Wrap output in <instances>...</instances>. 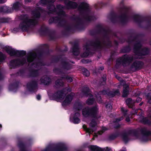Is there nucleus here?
Segmentation results:
<instances>
[{
	"mask_svg": "<svg viewBox=\"0 0 151 151\" xmlns=\"http://www.w3.org/2000/svg\"><path fill=\"white\" fill-rule=\"evenodd\" d=\"M32 14L34 18L30 19L27 14L21 15L19 19L22 21L19 24V27L23 32L28 31L31 26H35L37 24L38 21L37 19H39L41 17V14L37 10L32 11Z\"/></svg>",
	"mask_w": 151,
	"mask_h": 151,
	"instance_id": "f257e3e1",
	"label": "nucleus"
},
{
	"mask_svg": "<svg viewBox=\"0 0 151 151\" xmlns=\"http://www.w3.org/2000/svg\"><path fill=\"white\" fill-rule=\"evenodd\" d=\"M121 4L122 6L120 8V11L122 14L119 16L114 12H111L108 17L111 22L113 23H116L117 22V19H120L119 22L122 26L126 25L128 23L129 20V17L127 13L129 11V8L124 5L123 1L121 2Z\"/></svg>",
	"mask_w": 151,
	"mask_h": 151,
	"instance_id": "f03ea898",
	"label": "nucleus"
},
{
	"mask_svg": "<svg viewBox=\"0 0 151 151\" xmlns=\"http://www.w3.org/2000/svg\"><path fill=\"white\" fill-rule=\"evenodd\" d=\"M96 27L98 29L92 30L90 31L91 35L92 36L96 35V34H102L104 40L103 44L106 47L110 48L112 47V41L110 40V30L106 29L103 27L101 25L98 24L96 26Z\"/></svg>",
	"mask_w": 151,
	"mask_h": 151,
	"instance_id": "7ed1b4c3",
	"label": "nucleus"
},
{
	"mask_svg": "<svg viewBox=\"0 0 151 151\" xmlns=\"http://www.w3.org/2000/svg\"><path fill=\"white\" fill-rule=\"evenodd\" d=\"M49 24L52 23H58V25L65 28V30L62 32V34L65 35H67L74 30L73 28L70 25H66L67 21L64 18L56 16L51 17L48 20Z\"/></svg>",
	"mask_w": 151,
	"mask_h": 151,
	"instance_id": "20e7f679",
	"label": "nucleus"
},
{
	"mask_svg": "<svg viewBox=\"0 0 151 151\" xmlns=\"http://www.w3.org/2000/svg\"><path fill=\"white\" fill-rule=\"evenodd\" d=\"M80 14L86 22H90L96 19L95 17L90 15L88 13L91 11L89 4L84 2H81L78 8Z\"/></svg>",
	"mask_w": 151,
	"mask_h": 151,
	"instance_id": "39448f33",
	"label": "nucleus"
},
{
	"mask_svg": "<svg viewBox=\"0 0 151 151\" xmlns=\"http://www.w3.org/2000/svg\"><path fill=\"white\" fill-rule=\"evenodd\" d=\"M142 45L140 41H138L134 43L133 45V50L134 52L136 55L139 57H135V59H142V56L148 55L150 52V49L145 47L142 48Z\"/></svg>",
	"mask_w": 151,
	"mask_h": 151,
	"instance_id": "423d86ee",
	"label": "nucleus"
},
{
	"mask_svg": "<svg viewBox=\"0 0 151 151\" xmlns=\"http://www.w3.org/2000/svg\"><path fill=\"white\" fill-rule=\"evenodd\" d=\"M98 109L96 106L92 107H86L83 109L82 114L85 117H91L96 119H98L101 116L98 115Z\"/></svg>",
	"mask_w": 151,
	"mask_h": 151,
	"instance_id": "0eeeda50",
	"label": "nucleus"
},
{
	"mask_svg": "<svg viewBox=\"0 0 151 151\" xmlns=\"http://www.w3.org/2000/svg\"><path fill=\"white\" fill-rule=\"evenodd\" d=\"M135 58H134L132 55L127 54L123 55L116 59L115 66L117 67H119L121 65L123 66L126 65H129L133 61L134 58L135 59Z\"/></svg>",
	"mask_w": 151,
	"mask_h": 151,
	"instance_id": "6e6552de",
	"label": "nucleus"
},
{
	"mask_svg": "<svg viewBox=\"0 0 151 151\" xmlns=\"http://www.w3.org/2000/svg\"><path fill=\"white\" fill-rule=\"evenodd\" d=\"M93 46L95 50H101L103 46L101 42L98 37L96 38L95 41L92 40L89 42V43H86L83 46L84 49L86 51H90L91 49L89 46Z\"/></svg>",
	"mask_w": 151,
	"mask_h": 151,
	"instance_id": "1a4fd4ad",
	"label": "nucleus"
},
{
	"mask_svg": "<svg viewBox=\"0 0 151 151\" xmlns=\"http://www.w3.org/2000/svg\"><path fill=\"white\" fill-rule=\"evenodd\" d=\"M44 55L42 50H38L37 53L35 52H30L27 57V61L28 63H31L37 58L38 60H40Z\"/></svg>",
	"mask_w": 151,
	"mask_h": 151,
	"instance_id": "9d476101",
	"label": "nucleus"
},
{
	"mask_svg": "<svg viewBox=\"0 0 151 151\" xmlns=\"http://www.w3.org/2000/svg\"><path fill=\"white\" fill-rule=\"evenodd\" d=\"M128 34L129 35L127 41V42L129 43L135 41L136 43L137 41H139L138 40L139 38L142 37L144 36L143 34L142 33L136 34L135 32L132 29L129 30Z\"/></svg>",
	"mask_w": 151,
	"mask_h": 151,
	"instance_id": "9b49d317",
	"label": "nucleus"
},
{
	"mask_svg": "<svg viewBox=\"0 0 151 151\" xmlns=\"http://www.w3.org/2000/svg\"><path fill=\"white\" fill-rule=\"evenodd\" d=\"M40 32L42 35L48 36L51 40H55L57 39L55 31L50 30L47 27L41 28Z\"/></svg>",
	"mask_w": 151,
	"mask_h": 151,
	"instance_id": "f8f14e48",
	"label": "nucleus"
},
{
	"mask_svg": "<svg viewBox=\"0 0 151 151\" xmlns=\"http://www.w3.org/2000/svg\"><path fill=\"white\" fill-rule=\"evenodd\" d=\"M5 50L6 52L11 56H15L19 57H22L25 56L26 53V51H25L15 50L12 47L9 48L6 47Z\"/></svg>",
	"mask_w": 151,
	"mask_h": 151,
	"instance_id": "ddd939ff",
	"label": "nucleus"
},
{
	"mask_svg": "<svg viewBox=\"0 0 151 151\" xmlns=\"http://www.w3.org/2000/svg\"><path fill=\"white\" fill-rule=\"evenodd\" d=\"M26 63V59L24 58L22 59L17 58L11 60L10 62L9 66L11 68L14 69L23 65Z\"/></svg>",
	"mask_w": 151,
	"mask_h": 151,
	"instance_id": "4468645a",
	"label": "nucleus"
},
{
	"mask_svg": "<svg viewBox=\"0 0 151 151\" xmlns=\"http://www.w3.org/2000/svg\"><path fill=\"white\" fill-rule=\"evenodd\" d=\"M67 150V147L64 144H59L55 146L49 145L43 151H65Z\"/></svg>",
	"mask_w": 151,
	"mask_h": 151,
	"instance_id": "2eb2a0df",
	"label": "nucleus"
},
{
	"mask_svg": "<svg viewBox=\"0 0 151 151\" xmlns=\"http://www.w3.org/2000/svg\"><path fill=\"white\" fill-rule=\"evenodd\" d=\"M65 92V89L63 88L48 95L50 99L52 100H56L58 99L63 100L64 99Z\"/></svg>",
	"mask_w": 151,
	"mask_h": 151,
	"instance_id": "dca6fc26",
	"label": "nucleus"
},
{
	"mask_svg": "<svg viewBox=\"0 0 151 151\" xmlns=\"http://www.w3.org/2000/svg\"><path fill=\"white\" fill-rule=\"evenodd\" d=\"M140 131L143 136L141 139V141L143 142L148 141L149 140L148 137L151 136V131L148 130L145 128L141 129Z\"/></svg>",
	"mask_w": 151,
	"mask_h": 151,
	"instance_id": "f3484780",
	"label": "nucleus"
},
{
	"mask_svg": "<svg viewBox=\"0 0 151 151\" xmlns=\"http://www.w3.org/2000/svg\"><path fill=\"white\" fill-rule=\"evenodd\" d=\"M133 18L134 21L138 23L139 25H140L141 23L143 22H146L147 24H151L150 19L144 18L138 14L133 16Z\"/></svg>",
	"mask_w": 151,
	"mask_h": 151,
	"instance_id": "a211bd4d",
	"label": "nucleus"
},
{
	"mask_svg": "<svg viewBox=\"0 0 151 151\" xmlns=\"http://www.w3.org/2000/svg\"><path fill=\"white\" fill-rule=\"evenodd\" d=\"M38 83L35 80H32L28 83L27 84V88L30 92H34L37 88Z\"/></svg>",
	"mask_w": 151,
	"mask_h": 151,
	"instance_id": "6ab92c4d",
	"label": "nucleus"
},
{
	"mask_svg": "<svg viewBox=\"0 0 151 151\" xmlns=\"http://www.w3.org/2000/svg\"><path fill=\"white\" fill-rule=\"evenodd\" d=\"M144 65V62L138 60H135L130 66L132 69H134L135 71L138 70L142 69Z\"/></svg>",
	"mask_w": 151,
	"mask_h": 151,
	"instance_id": "aec40b11",
	"label": "nucleus"
},
{
	"mask_svg": "<svg viewBox=\"0 0 151 151\" xmlns=\"http://www.w3.org/2000/svg\"><path fill=\"white\" fill-rule=\"evenodd\" d=\"M73 19L76 22L75 27L77 29L82 30L84 29V25L82 19L78 17L73 18Z\"/></svg>",
	"mask_w": 151,
	"mask_h": 151,
	"instance_id": "412c9836",
	"label": "nucleus"
},
{
	"mask_svg": "<svg viewBox=\"0 0 151 151\" xmlns=\"http://www.w3.org/2000/svg\"><path fill=\"white\" fill-rule=\"evenodd\" d=\"M64 4L68 9H76L78 6V4L76 2L69 0H65Z\"/></svg>",
	"mask_w": 151,
	"mask_h": 151,
	"instance_id": "4be33fe9",
	"label": "nucleus"
},
{
	"mask_svg": "<svg viewBox=\"0 0 151 151\" xmlns=\"http://www.w3.org/2000/svg\"><path fill=\"white\" fill-rule=\"evenodd\" d=\"M109 0H107V1H101L98 2L94 5V7L96 9H99L106 7L109 3Z\"/></svg>",
	"mask_w": 151,
	"mask_h": 151,
	"instance_id": "5701e85b",
	"label": "nucleus"
},
{
	"mask_svg": "<svg viewBox=\"0 0 151 151\" xmlns=\"http://www.w3.org/2000/svg\"><path fill=\"white\" fill-rule=\"evenodd\" d=\"M73 97V96L70 93L67 95L64 101L62 103L63 106H66L70 104L72 101Z\"/></svg>",
	"mask_w": 151,
	"mask_h": 151,
	"instance_id": "b1692460",
	"label": "nucleus"
},
{
	"mask_svg": "<svg viewBox=\"0 0 151 151\" xmlns=\"http://www.w3.org/2000/svg\"><path fill=\"white\" fill-rule=\"evenodd\" d=\"M54 1L53 2L50 3L47 5V8L49 11L47 12L48 14H52L53 13L56 12V8L54 5Z\"/></svg>",
	"mask_w": 151,
	"mask_h": 151,
	"instance_id": "393cba45",
	"label": "nucleus"
},
{
	"mask_svg": "<svg viewBox=\"0 0 151 151\" xmlns=\"http://www.w3.org/2000/svg\"><path fill=\"white\" fill-rule=\"evenodd\" d=\"M63 59L64 58H63V60L61 61V65L62 68L67 70H70L72 68L71 64L66 60H64Z\"/></svg>",
	"mask_w": 151,
	"mask_h": 151,
	"instance_id": "a878e982",
	"label": "nucleus"
},
{
	"mask_svg": "<svg viewBox=\"0 0 151 151\" xmlns=\"http://www.w3.org/2000/svg\"><path fill=\"white\" fill-rule=\"evenodd\" d=\"M89 148L90 149L91 151H110L111 150V149L108 147L104 148L103 150L99 147L94 145H91Z\"/></svg>",
	"mask_w": 151,
	"mask_h": 151,
	"instance_id": "bb28decb",
	"label": "nucleus"
},
{
	"mask_svg": "<svg viewBox=\"0 0 151 151\" xmlns=\"http://www.w3.org/2000/svg\"><path fill=\"white\" fill-rule=\"evenodd\" d=\"M64 55L63 54H60L58 55H55L52 56L51 59L52 62L53 63H57L60 60L61 61L63 59L62 58V56Z\"/></svg>",
	"mask_w": 151,
	"mask_h": 151,
	"instance_id": "cd10ccee",
	"label": "nucleus"
},
{
	"mask_svg": "<svg viewBox=\"0 0 151 151\" xmlns=\"http://www.w3.org/2000/svg\"><path fill=\"white\" fill-rule=\"evenodd\" d=\"M80 114L79 112H75L73 116L72 122L74 124H78L81 122V120L79 118Z\"/></svg>",
	"mask_w": 151,
	"mask_h": 151,
	"instance_id": "c85d7f7f",
	"label": "nucleus"
},
{
	"mask_svg": "<svg viewBox=\"0 0 151 151\" xmlns=\"http://www.w3.org/2000/svg\"><path fill=\"white\" fill-rule=\"evenodd\" d=\"M78 47V44L77 43H75L73 46L72 52L75 55H78L80 53Z\"/></svg>",
	"mask_w": 151,
	"mask_h": 151,
	"instance_id": "c756f323",
	"label": "nucleus"
},
{
	"mask_svg": "<svg viewBox=\"0 0 151 151\" xmlns=\"http://www.w3.org/2000/svg\"><path fill=\"white\" fill-rule=\"evenodd\" d=\"M19 85V82L18 81L10 84L9 87V90L11 91H16Z\"/></svg>",
	"mask_w": 151,
	"mask_h": 151,
	"instance_id": "7c9ffc66",
	"label": "nucleus"
},
{
	"mask_svg": "<svg viewBox=\"0 0 151 151\" xmlns=\"http://www.w3.org/2000/svg\"><path fill=\"white\" fill-rule=\"evenodd\" d=\"M40 81L42 83L45 85H48L51 83V79L49 77L46 76L41 78Z\"/></svg>",
	"mask_w": 151,
	"mask_h": 151,
	"instance_id": "2f4dec72",
	"label": "nucleus"
},
{
	"mask_svg": "<svg viewBox=\"0 0 151 151\" xmlns=\"http://www.w3.org/2000/svg\"><path fill=\"white\" fill-rule=\"evenodd\" d=\"M90 90L88 87H85L83 88L82 90V92L83 93L84 95L88 97H93V95L91 93H89Z\"/></svg>",
	"mask_w": 151,
	"mask_h": 151,
	"instance_id": "473e14b6",
	"label": "nucleus"
},
{
	"mask_svg": "<svg viewBox=\"0 0 151 151\" xmlns=\"http://www.w3.org/2000/svg\"><path fill=\"white\" fill-rule=\"evenodd\" d=\"M131 50V48L129 45H127L122 47L120 49V52L121 53H129Z\"/></svg>",
	"mask_w": 151,
	"mask_h": 151,
	"instance_id": "72a5a7b5",
	"label": "nucleus"
},
{
	"mask_svg": "<svg viewBox=\"0 0 151 151\" xmlns=\"http://www.w3.org/2000/svg\"><path fill=\"white\" fill-rule=\"evenodd\" d=\"M83 107L80 101H76L73 106V109L75 111H81Z\"/></svg>",
	"mask_w": 151,
	"mask_h": 151,
	"instance_id": "f704fd0d",
	"label": "nucleus"
},
{
	"mask_svg": "<svg viewBox=\"0 0 151 151\" xmlns=\"http://www.w3.org/2000/svg\"><path fill=\"white\" fill-rule=\"evenodd\" d=\"M29 76L31 77H36L39 76V72L38 70L31 69L29 70Z\"/></svg>",
	"mask_w": 151,
	"mask_h": 151,
	"instance_id": "c9c22d12",
	"label": "nucleus"
},
{
	"mask_svg": "<svg viewBox=\"0 0 151 151\" xmlns=\"http://www.w3.org/2000/svg\"><path fill=\"white\" fill-rule=\"evenodd\" d=\"M126 104L129 108L133 109L134 106V102L131 98H127L125 101Z\"/></svg>",
	"mask_w": 151,
	"mask_h": 151,
	"instance_id": "e433bc0d",
	"label": "nucleus"
},
{
	"mask_svg": "<svg viewBox=\"0 0 151 151\" xmlns=\"http://www.w3.org/2000/svg\"><path fill=\"white\" fill-rule=\"evenodd\" d=\"M129 135L128 133V132H123L121 134L122 140L125 144L127 143L129 141V138L128 137Z\"/></svg>",
	"mask_w": 151,
	"mask_h": 151,
	"instance_id": "4c0bfd02",
	"label": "nucleus"
},
{
	"mask_svg": "<svg viewBox=\"0 0 151 151\" xmlns=\"http://www.w3.org/2000/svg\"><path fill=\"white\" fill-rule=\"evenodd\" d=\"M120 93L118 89H116L114 91H108L107 96L111 97H113L116 95H119Z\"/></svg>",
	"mask_w": 151,
	"mask_h": 151,
	"instance_id": "58836bf2",
	"label": "nucleus"
},
{
	"mask_svg": "<svg viewBox=\"0 0 151 151\" xmlns=\"http://www.w3.org/2000/svg\"><path fill=\"white\" fill-rule=\"evenodd\" d=\"M120 134L118 131L114 133L111 134L108 137V139L110 140H112L115 139L119 136Z\"/></svg>",
	"mask_w": 151,
	"mask_h": 151,
	"instance_id": "ea45409f",
	"label": "nucleus"
},
{
	"mask_svg": "<svg viewBox=\"0 0 151 151\" xmlns=\"http://www.w3.org/2000/svg\"><path fill=\"white\" fill-rule=\"evenodd\" d=\"M55 86H54L53 87L57 88L63 87V86L64 83L60 79H58L55 81Z\"/></svg>",
	"mask_w": 151,
	"mask_h": 151,
	"instance_id": "a19ab883",
	"label": "nucleus"
},
{
	"mask_svg": "<svg viewBox=\"0 0 151 151\" xmlns=\"http://www.w3.org/2000/svg\"><path fill=\"white\" fill-rule=\"evenodd\" d=\"M141 122L144 124L149 125H151V121L149 120L147 117L143 116L141 120Z\"/></svg>",
	"mask_w": 151,
	"mask_h": 151,
	"instance_id": "79ce46f5",
	"label": "nucleus"
},
{
	"mask_svg": "<svg viewBox=\"0 0 151 151\" xmlns=\"http://www.w3.org/2000/svg\"><path fill=\"white\" fill-rule=\"evenodd\" d=\"M18 145L20 149V151H27L26 150L25 144L22 141H19Z\"/></svg>",
	"mask_w": 151,
	"mask_h": 151,
	"instance_id": "37998d69",
	"label": "nucleus"
},
{
	"mask_svg": "<svg viewBox=\"0 0 151 151\" xmlns=\"http://www.w3.org/2000/svg\"><path fill=\"white\" fill-rule=\"evenodd\" d=\"M128 133L129 135L135 137H137L139 134L138 131L136 129L130 130L128 131Z\"/></svg>",
	"mask_w": 151,
	"mask_h": 151,
	"instance_id": "c03bdc74",
	"label": "nucleus"
},
{
	"mask_svg": "<svg viewBox=\"0 0 151 151\" xmlns=\"http://www.w3.org/2000/svg\"><path fill=\"white\" fill-rule=\"evenodd\" d=\"M21 6L22 4L19 1H17L14 4L12 8L14 10H18Z\"/></svg>",
	"mask_w": 151,
	"mask_h": 151,
	"instance_id": "a18cd8bd",
	"label": "nucleus"
},
{
	"mask_svg": "<svg viewBox=\"0 0 151 151\" xmlns=\"http://www.w3.org/2000/svg\"><path fill=\"white\" fill-rule=\"evenodd\" d=\"M83 127L87 133H88L89 135L93 132V131L92 129L87 128L85 124L83 125Z\"/></svg>",
	"mask_w": 151,
	"mask_h": 151,
	"instance_id": "49530a36",
	"label": "nucleus"
},
{
	"mask_svg": "<svg viewBox=\"0 0 151 151\" xmlns=\"http://www.w3.org/2000/svg\"><path fill=\"white\" fill-rule=\"evenodd\" d=\"M52 2H53V0H40V4L41 3L44 5L47 6L48 4Z\"/></svg>",
	"mask_w": 151,
	"mask_h": 151,
	"instance_id": "de8ad7c7",
	"label": "nucleus"
},
{
	"mask_svg": "<svg viewBox=\"0 0 151 151\" xmlns=\"http://www.w3.org/2000/svg\"><path fill=\"white\" fill-rule=\"evenodd\" d=\"M95 101V99L93 98H88L86 101V103L88 105H91L93 104Z\"/></svg>",
	"mask_w": 151,
	"mask_h": 151,
	"instance_id": "09e8293b",
	"label": "nucleus"
},
{
	"mask_svg": "<svg viewBox=\"0 0 151 151\" xmlns=\"http://www.w3.org/2000/svg\"><path fill=\"white\" fill-rule=\"evenodd\" d=\"M129 91L128 90L127 87H124L123 90L122 96L123 97H125L127 96Z\"/></svg>",
	"mask_w": 151,
	"mask_h": 151,
	"instance_id": "8fccbe9b",
	"label": "nucleus"
},
{
	"mask_svg": "<svg viewBox=\"0 0 151 151\" xmlns=\"http://www.w3.org/2000/svg\"><path fill=\"white\" fill-rule=\"evenodd\" d=\"M44 45L46 47V49L45 50H42L44 55H49L50 54L49 46L47 44H44Z\"/></svg>",
	"mask_w": 151,
	"mask_h": 151,
	"instance_id": "3c124183",
	"label": "nucleus"
},
{
	"mask_svg": "<svg viewBox=\"0 0 151 151\" xmlns=\"http://www.w3.org/2000/svg\"><path fill=\"white\" fill-rule=\"evenodd\" d=\"M106 76L105 74L103 75L101 77V85H104L106 83Z\"/></svg>",
	"mask_w": 151,
	"mask_h": 151,
	"instance_id": "603ef678",
	"label": "nucleus"
},
{
	"mask_svg": "<svg viewBox=\"0 0 151 151\" xmlns=\"http://www.w3.org/2000/svg\"><path fill=\"white\" fill-rule=\"evenodd\" d=\"M97 125V123L95 119H92L91 121V122L89 124V126L90 127L94 128Z\"/></svg>",
	"mask_w": 151,
	"mask_h": 151,
	"instance_id": "864d4df0",
	"label": "nucleus"
},
{
	"mask_svg": "<svg viewBox=\"0 0 151 151\" xmlns=\"http://www.w3.org/2000/svg\"><path fill=\"white\" fill-rule=\"evenodd\" d=\"M9 20L10 19L8 18H0V23H8Z\"/></svg>",
	"mask_w": 151,
	"mask_h": 151,
	"instance_id": "5fc2aeb1",
	"label": "nucleus"
},
{
	"mask_svg": "<svg viewBox=\"0 0 151 151\" xmlns=\"http://www.w3.org/2000/svg\"><path fill=\"white\" fill-rule=\"evenodd\" d=\"M93 53L91 51H86L84 52L83 54V56L85 57H87L89 55H93Z\"/></svg>",
	"mask_w": 151,
	"mask_h": 151,
	"instance_id": "6e6d98bb",
	"label": "nucleus"
},
{
	"mask_svg": "<svg viewBox=\"0 0 151 151\" xmlns=\"http://www.w3.org/2000/svg\"><path fill=\"white\" fill-rule=\"evenodd\" d=\"M53 72L56 74H59L63 73L62 70L60 68H55L53 69Z\"/></svg>",
	"mask_w": 151,
	"mask_h": 151,
	"instance_id": "4d7b16f0",
	"label": "nucleus"
},
{
	"mask_svg": "<svg viewBox=\"0 0 151 151\" xmlns=\"http://www.w3.org/2000/svg\"><path fill=\"white\" fill-rule=\"evenodd\" d=\"M64 78L66 80L67 82L69 83H71L73 81V79L72 77L67 75L64 77Z\"/></svg>",
	"mask_w": 151,
	"mask_h": 151,
	"instance_id": "13d9d810",
	"label": "nucleus"
},
{
	"mask_svg": "<svg viewBox=\"0 0 151 151\" xmlns=\"http://www.w3.org/2000/svg\"><path fill=\"white\" fill-rule=\"evenodd\" d=\"M7 6H4L0 7V12L4 13H7Z\"/></svg>",
	"mask_w": 151,
	"mask_h": 151,
	"instance_id": "bf43d9fd",
	"label": "nucleus"
},
{
	"mask_svg": "<svg viewBox=\"0 0 151 151\" xmlns=\"http://www.w3.org/2000/svg\"><path fill=\"white\" fill-rule=\"evenodd\" d=\"M83 74L86 77H88L90 76V73L89 71L86 69L83 70Z\"/></svg>",
	"mask_w": 151,
	"mask_h": 151,
	"instance_id": "052dcab7",
	"label": "nucleus"
},
{
	"mask_svg": "<svg viewBox=\"0 0 151 151\" xmlns=\"http://www.w3.org/2000/svg\"><path fill=\"white\" fill-rule=\"evenodd\" d=\"M139 25L141 27L143 28L146 30H148L150 29L151 27V24H147L146 25L144 26H142L141 24L140 25Z\"/></svg>",
	"mask_w": 151,
	"mask_h": 151,
	"instance_id": "680f3d73",
	"label": "nucleus"
},
{
	"mask_svg": "<svg viewBox=\"0 0 151 151\" xmlns=\"http://www.w3.org/2000/svg\"><path fill=\"white\" fill-rule=\"evenodd\" d=\"M146 97L148 100V103L151 104V92L148 93L146 95Z\"/></svg>",
	"mask_w": 151,
	"mask_h": 151,
	"instance_id": "e2e57ef3",
	"label": "nucleus"
},
{
	"mask_svg": "<svg viewBox=\"0 0 151 151\" xmlns=\"http://www.w3.org/2000/svg\"><path fill=\"white\" fill-rule=\"evenodd\" d=\"M5 57L2 53L0 52V62H2L5 60Z\"/></svg>",
	"mask_w": 151,
	"mask_h": 151,
	"instance_id": "0e129e2a",
	"label": "nucleus"
},
{
	"mask_svg": "<svg viewBox=\"0 0 151 151\" xmlns=\"http://www.w3.org/2000/svg\"><path fill=\"white\" fill-rule=\"evenodd\" d=\"M57 13L58 16H64L65 14V11L63 10H59Z\"/></svg>",
	"mask_w": 151,
	"mask_h": 151,
	"instance_id": "69168bd1",
	"label": "nucleus"
},
{
	"mask_svg": "<svg viewBox=\"0 0 151 151\" xmlns=\"http://www.w3.org/2000/svg\"><path fill=\"white\" fill-rule=\"evenodd\" d=\"M36 65L37 66H38L39 65H40L41 66H44L45 65L44 64L42 63V62L41 61H39L37 63H33L32 64V65Z\"/></svg>",
	"mask_w": 151,
	"mask_h": 151,
	"instance_id": "338daca9",
	"label": "nucleus"
},
{
	"mask_svg": "<svg viewBox=\"0 0 151 151\" xmlns=\"http://www.w3.org/2000/svg\"><path fill=\"white\" fill-rule=\"evenodd\" d=\"M56 8L59 10H62L64 8V6L61 4H58L56 6Z\"/></svg>",
	"mask_w": 151,
	"mask_h": 151,
	"instance_id": "774afa93",
	"label": "nucleus"
}]
</instances>
